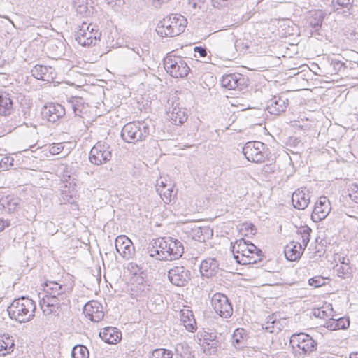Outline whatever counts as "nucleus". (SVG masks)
Segmentation results:
<instances>
[{
	"label": "nucleus",
	"instance_id": "nucleus-64",
	"mask_svg": "<svg viewBox=\"0 0 358 358\" xmlns=\"http://www.w3.org/2000/svg\"><path fill=\"white\" fill-rule=\"evenodd\" d=\"M343 65L344 63L341 61H334V66L335 69L340 70Z\"/></svg>",
	"mask_w": 358,
	"mask_h": 358
},
{
	"label": "nucleus",
	"instance_id": "nucleus-1",
	"mask_svg": "<svg viewBox=\"0 0 358 358\" xmlns=\"http://www.w3.org/2000/svg\"><path fill=\"white\" fill-rule=\"evenodd\" d=\"M7 310L10 319L20 323H24L30 321L34 317L36 304L31 299L22 296L15 299L8 307Z\"/></svg>",
	"mask_w": 358,
	"mask_h": 358
},
{
	"label": "nucleus",
	"instance_id": "nucleus-7",
	"mask_svg": "<svg viewBox=\"0 0 358 358\" xmlns=\"http://www.w3.org/2000/svg\"><path fill=\"white\" fill-rule=\"evenodd\" d=\"M110 145L106 142L99 141L91 149L89 159L92 164L99 166L111 159Z\"/></svg>",
	"mask_w": 358,
	"mask_h": 358
},
{
	"label": "nucleus",
	"instance_id": "nucleus-52",
	"mask_svg": "<svg viewBox=\"0 0 358 358\" xmlns=\"http://www.w3.org/2000/svg\"><path fill=\"white\" fill-rule=\"evenodd\" d=\"M13 158L6 156L1 159L0 160V167L4 169H8L10 166L13 165Z\"/></svg>",
	"mask_w": 358,
	"mask_h": 358
},
{
	"label": "nucleus",
	"instance_id": "nucleus-3",
	"mask_svg": "<svg viewBox=\"0 0 358 358\" xmlns=\"http://www.w3.org/2000/svg\"><path fill=\"white\" fill-rule=\"evenodd\" d=\"M149 134V126L145 122H132L122 127L121 136L125 142L135 143L145 140Z\"/></svg>",
	"mask_w": 358,
	"mask_h": 358
},
{
	"label": "nucleus",
	"instance_id": "nucleus-33",
	"mask_svg": "<svg viewBox=\"0 0 358 358\" xmlns=\"http://www.w3.org/2000/svg\"><path fill=\"white\" fill-rule=\"evenodd\" d=\"M180 321L188 331L194 332L196 330V323L192 311L181 310Z\"/></svg>",
	"mask_w": 358,
	"mask_h": 358
},
{
	"label": "nucleus",
	"instance_id": "nucleus-57",
	"mask_svg": "<svg viewBox=\"0 0 358 358\" xmlns=\"http://www.w3.org/2000/svg\"><path fill=\"white\" fill-rule=\"evenodd\" d=\"M127 269L134 275H137L141 272V268L136 263L131 262L128 264Z\"/></svg>",
	"mask_w": 358,
	"mask_h": 358
},
{
	"label": "nucleus",
	"instance_id": "nucleus-55",
	"mask_svg": "<svg viewBox=\"0 0 358 358\" xmlns=\"http://www.w3.org/2000/svg\"><path fill=\"white\" fill-rule=\"evenodd\" d=\"M157 248H158L154 247V240L149 244L147 248L149 255L152 257H155L156 259H157V256L159 257V253L157 250Z\"/></svg>",
	"mask_w": 358,
	"mask_h": 358
},
{
	"label": "nucleus",
	"instance_id": "nucleus-24",
	"mask_svg": "<svg viewBox=\"0 0 358 358\" xmlns=\"http://www.w3.org/2000/svg\"><path fill=\"white\" fill-rule=\"evenodd\" d=\"M167 255L169 260L178 259L184 252V246L181 241L172 237L167 238Z\"/></svg>",
	"mask_w": 358,
	"mask_h": 358
},
{
	"label": "nucleus",
	"instance_id": "nucleus-45",
	"mask_svg": "<svg viewBox=\"0 0 358 358\" xmlns=\"http://www.w3.org/2000/svg\"><path fill=\"white\" fill-rule=\"evenodd\" d=\"M173 352L171 350L159 348L152 351L149 358H172Z\"/></svg>",
	"mask_w": 358,
	"mask_h": 358
},
{
	"label": "nucleus",
	"instance_id": "nucleus-13",
	"mask_svg": "<svg viewBox=\"0 0 358 358\" xmlns=\"http://www.w3.org/2000/svg\"><path fill=\"white\" fill-rule=\"evenodd\" d=\"M221 85L229 90H242L246 86V82L242 74L235 73L224 76L221 80Z\"/></svg>",
	"mask_w": 358,
	"mask_h": 358
},
{
	"label": "nucleus",
	"instance_id": "nucleus-27",
	"mask_svg": "<svg viewBox=\"0 0 358 358\" xmlns=\"http://www.w3.org/2000/svg\"><path fill=\"white\" fill-rule=\"evenodd\" d=\"M13 110V102L10 94L0 91V115H9Z\"/></svg>",
	"mask_w": 358,
	"mask_h": 358
},
{
	"label": "nucleus",
	"instance_id": "nucleus-18",
	"mask_svg": "<svg viewBox=\"0 0 358 358\" xmlns=\"http://www.w3.org/2000/svg\"><path fill=\"white\" fill-rule=\"evenodd\" d=\"M331 210V205L329 199L326 196L320 197L319 200L315 203L312 213V219L315 222L324 220Z\"/></svg>",
	"mask_w": 358,
	"mask_h": 358
},
{
	"label": "nucleus",
	"instance_id": "nucleus-9",
	"mask_svg": "<svg viewBox=\"0 0 358 358\" xmlns=\"http://www.w3.org/2000/svg\"><path fill=\"white\" fill-rule=\"evenodd\" d=\"M211 304L215 312L220 317L228 318L231 316L233 308L228 298L221 293L215 294L211 299Z\"/></svg>",
	"mask_w": 358,
	"mask_h": 358
},
{
	"label": "nucleus",
	"instance_id": "nucleus-4",
	"mask_svg": "<svg viewBox=\"0 0 358 358\" xmlns=\"http://www.w3.org/2000/svg\"><path fill=\"white\" fill-rule=\"evenodd\" d=\"M164 66L166 72L175 78H183L190 71L185 59L180 56L168 55L164 59Z\"/></svg>",
	"mask_w": 358,
	"mask_h": 358
},
{
	"label": "nucleus",
	"instance_id": "nucleus-20",
	"mask_svg": "<svg viewBox=\"0 0 358 358\" xmlns=\"http://www.w3.org/2000/svg\"><path fill=\"white\" fill-rule=\"evenodd\" d=\"M310 199V192L306 187L296 189L292 196V205L299 210L305 209L308 206Z\"/></svg>",
	"mask_w": 358,
	"mask_h": 358
},
{
	"label": "nucleus",
	"instance_id": "nucleus-54",
	"mask_svg": "<svg viewBox=\"0 0 358 358\" xmlns=\"http://www.w3.org/2000/svg\"><path fill=\"white\" fill-rule=\"evenodd\" d=\"M64 149L62 143H53L49 145V152L52 155H58Z\"/></svg>",
	"mask_w": 358,
	"mask_h": 358
},
{
	"label": "nucleus",
	"instance_id": "nucleus-59",
	"mask_svg": "<svg viewBox=\"0 0 358 358\" xmlns=\"http://www.w3.org/2000/svg\"><path fill=\"white\" fill-rule=\"evenodd\" d=\"M324 327L331 331L337 330L336 319L329 318L325 322Z\"/></svg>",
	"mask_w": 358,
	"mask_h": 358
},
{
	"label": "nucleus",
	"instance_id": "nucleus-50",
	"mask_svg": "<svg viewBox=\"0 0 358 358\" xmlns=\"http://www.w3.org/2000/svg\"><path fill=\"white\" fill-rule=\"evenodd\" d=\"M249 42L248 41H245L242 39H237L234 42V47L236 51L240 53H244L249 47Z\"/></svg>",
	"mask_w": 358,
	"mask_h": 358
},
{
	"label": "nucleus",
	"instance_id": "nucleus-38",
	"mask_svg": "<svg viewBox=\"0 0 358 358\" xmlns=\"http://www.w3.org/2000/svg\"><path fill=\"white\" fill-rule=\"evenodd\" d=\"M280 322L274 318V315H270L267 317V321L262 324V328L269 333H278L280 331Z\"/></svg>",
	"mask_w": 358,
	"mask_h": 358
},
{
	"label": "nucleus",
	"instance_id": "nucleus-37",
	"mask_svg": "<svg viewBox=\"0 0 358 358\" xmlns=\"http://www.w3.org/2000/svg\"><path fill=\"white\" fill-rule=\"evenodd\" d=\"M249 244L250 243L246 241L244 238L236 240L231 247L234 258L235 259L236 255H238V256H243V253H245V251H246L248 248Z\"/></svg>",
	"mask_w": 358,
	"mask_h": 358
},
{
	"label": "nucleus",
	"instance_id": "nucleus-43",
	"mask_svg": "<svg viewBox=\"0 0 358 358\" xmlns=\"http://www.w3.org/2000/svg\"><path fill=\"white\" fill-rule=\"evenodd\" d=\"M206 0H187L189 10L193 14L197 13L199 10H204Z\"/></svg>",
	"mask_w": 358,
	"mask_h": 358
},
{
	"label": "nucleus",
	"instance_id": "nucleus-61",
	"mask_svg": "<svg viewBox=\"0 0 358 358\" xmlns=\"http://www.w3.org/2000/svg\"><path fill=\"white\" fill-rule=\"evenodd\" d=\"M216 336L213 335V334H207L204 336V342L210 343L212 341H216Z\"/></svg>",
	"mask_w": 358,
	"mask_h": 358
},
{
	"label": "nucleus",
	"instance_id": "nucleus-36",
	"mask_svg": "<svg viewBox=\"0 0 358 358\" xmlns=\"http://www.w3.org/2000/svg\"><path fill=\"white\" fill-rule=\"evenodd\" d=\"M246 337L245 331L243 329H236L232 334L231 342L236 348H243L245 345Z\"/></svg>",
	"mask_w": 358,
	"mask_h": 358
},
{
	"label": "nucleus",
	"instance_id": "nucleus-56",
	"mask_svg": "<svg viewBox=\"0 0 358 358\" xmlns=\"http://www.w3.org/2000/svg\"><path fill=\"white\" fill-rule=\"evenodd\" d=\"M349 196L353 201L358 203V185H352Z\"/></svg>",
	"mask_w": 358,
	"mask_h": 358
},
{
	"label": "nucleus",
	"instance_id": "nucleus-12",
	"mask_svg": "<svg viewBox=\"0 0 358 358\" xmlns=\"http://www.w3.org/2000/svg\"><path fill=\"white\" fill-rule=\"evenodd\" d=\"M43 119L49 122L55 123L66 114L65 108L59 103L46 104L41 111Z\"/></svg>",
	"mask_w": 358,
	"mask_h": 358
},
{
	"label": "nucleus",
	"instance_id": "nucleus-40",
	"mask_svg": "<svg viewBox=\"0 0 358 358\" xmlns=\"http://www.w3.org/2000/svg\"><path fill=\"white\" fill-rule=\"evenodd\" d=\"M157 192L165 203H169L171 201V197L173 196V185L171 182H169L166 188L157 187Z\"/></svg>",
	"mask_w": 358,
	"mask_h": 358
},
{
	"label": "nucleus",
	"instance_id": "nucleus-2",
	"mask_svg": "<svg viewBox=\"0 0 358 358\" xmlns=\"http://www.w3.org/2000/svg\"><path fill=\"white\" fill-rule=\"evenodd\" d=\"M187 24V19L180 14H171L161 20L156 28L158 35L173 37L182 33Z\"/></svg>",
	"mask_w": 358,
	"mask_h": 358
},
{
	"label": "nucleus",
	"instance_id": "nucleus-16",
	"mask_svg": "<svg viewBox=\"0 0 358 358\" xmlns=\"http://www.w3.org/2000/svg\"><path fill=\"white\" fill-rule=\"evenodd\" d=\"M73 287L67 285H60L57 282H49L45 283V295L59 297L61 299H67L68 294L72 291Z\"/></svg>",
	"mask_w": 358,
	"mask_h": 358
},
{
	"label": "nucleus",
	"instance_id": "nucleus-26",
	"mask_svg": "<svg viewBox=\"0 0 358 358\" xmlns=\"http://www.w3.org/2000/svg\"><path fill=\"white\" fill-rule=\"evenodd\" d=\"M217 261L214 258H209L202 261L200 265V272L203 276L210 278L214 276L219 268Z\"/></svg>",
	"mask_w": 358,
	"mask_h": 358
},
{
	"label": "nucleus",
	"instance_id": "nucleus-44",
	"mask_svg": "<svg viewBox=\"0 0 358 358\" xmlns=\"http://www.w3.org/2000/svg\"><path fill=\"white\" fill-rule=\"evenodd\" d=\"M333 309L329 308V306L327 307H322L320 308L314 309L313 311V315L316 317L325 319L326 317H329L333 316L331 315V312Z\"/></svg>",
	"mask_w": 358,
	"mask_h": 358
},
{
	"label": "nucleus",
	"instance_id": "nucleus-49",
	"mask_svg": "<svg viewBox=\"0 0 358 358\" xmlns=\"http://www.w3.org/2000/svg\"><path fill=\"white\" fill-rule=\"evenodd\" d=\"M308 284L310 286L317 288L326 284V278L320 275L315 276L308 280Z\"/></svg>",
	"mask_w": 358,
	"mask_h": 358
},
{
	"label": "nucleus",
	"instance_id": "nucleus-39",
	"mask_svg": "<svg viewBox=\"0 0 358 358\" xmlns=\"http://www.w3.org/2000/svg\"><path fill=\"white\" fill-rule=\"evenodd\" d=\"M73 4L78 14L87 16L91 13L87 6V0H73Z\"/></svg>",
	"mask_w": 358,
	"mask_h": 358
},
{
	"label": "nucleus",
	"instance_id": "nucleus-21",
	"mask_svg": "<svg viewBox=\"0 0 358 358\" xmlns=\"http://www.w3.org/2000/svg\"><path fill=\"white\" fill-rule=\"evenodd\" d=\"M66 302H69L67 299H61L54 295H45L40 301V306L44 313L50 314L55 311L52 308H58L60 305L66 304Z\"/></svg>",
	"mask_w": 358,
	"mask_h": 358
},
{
	"label": "nucleus",
	"instance_id": "nucleus-53",
	"mask_svg": "<svg viewBox=\"0 0 358 358\" xmlns=\"http://www.w3.org/2000/svg\"><path fill=\"white\" fill-rule=\"evenodd\" d=\"M337 329H345L350 325V320L348 318L340 317L336 319Z\"/></svg>",
	"mask_w": 358,
	"mask_h": 358
},
{
	"label": "nucleus",
	"instance_id": "nucleus-63",
	"mask_svg": "<svg viewBox=\"0 0 358 358\" xmlns=\"http://www.w3.org/2000/svg\"><path fill=\"white\" fill-rule=\"evenodd\" d=\"M9 226V222L3 219L0 218V231L5 229L6 227Z\"/></svg>",
	"mask_w": 358,
	"mask_h": 358
},
{
	"label": "nucleus",
	"instance_id": "nucleus-8",
	"mask_svg": "<svg viewBox=\"0 0 358 358\" xmlns=\"http://www.w3.org/2000/svg\"><path fill=\"white\" fill-rule=\"evenodd\" d=\"M289 343L293 348H298L303 354L313 352L317 349V342L305 333L292 334Z\"/></svg>",
	"mask_w": 358,
	"mask_h": 358
},
{
	"label": "nucleus",
	"instance_id": "nucleus-58",
	"mask_svg": "<svg viewBox=\"0 0 358 358\" xmlns=\"http://www.w3.org/2000/svg\"><path fill=\"white\" fill-rule=\"evenodd\" d=\"M131 50L142 59H144V57L148 55V50H143L139 46L132 48Z\"/></svg>",
	"mask_w": 358,
	"mask_h": 358
},
{
	"label": "nucleus",
	"instance_id": "nucleus-41",
	"mask_svg": "<svg viewBox=\"0 0 358 358\" xmlns=\"http://www.w3.org/2000/svg\"><path fill=\"white\" fill-rule=\"evenodd\" d=\"M69 104L76 116L82 117L85 106L81 98H74L69 101Z\"/></svg>",
	"mask_w": 358,
	"mask_h": 358
},
{
	"label": "nucleus",
	"instance_id": "nucleus-48",
	"mask_svg": "<svg viewBox=\"0 0 358 358\" xmlns=\"http://www.w3.org/2000/svg\"><path fill=\"white\" fill-rule=\"evenodd\" d=\"M203 347L204 348V352L211 355L215 352L217 350L218 348V341H212V342H204L203 344Z\"/></svg>",
	"mask_w": 358,
	"mask_h": 358
},
{
	"label": "nucleus",
	"instance_id": "nucleus-11",
	"mask_svg": "<svg viewBox=\"0 0 358 358\" xmlns=\"http://www.w3.org/2000/svg\"><path fill=\"white\" fill-rule=\"evenodd\" d=\"M264 257L262 251L253 243H250L249 247L243 256L235 255L237 263L243 265L256 264Z\"/></svg>",
	"mask_w": 358,
	"mask_h": 358
},
{
	"label": "nucleus",
	"instance_id": "nucleus-31",
	"mask_svg": "<svg viewBox=\"0 0 358 358\" xmlns=\"http://www.w3.org/2000/svg\"><path fill=\"white\" fill-rule=\"evenodd\" d=\"M324 17V13L321 10L310 12L307 17V23L310 27L318 31L321 27Z\"/></svg>",
	"mask_w": 358,
	"mask_h": 358
},
{
	"label": "nucleus",
	"instance_id": "nucleus-51",
	"mask_svg": "<svg viewBox=\"0 0 358 358\" xmlns=\"http://www.w3.org/2000/svg\"><path fill=\"white\" fill-rule=\"evenodd\" d=\"M234 1V0H212V4L214 8L222 9L229 8Z\"/></svg>",
	"mask_w": 358,
	"mask_h": 358
},
{
	"label": "nucleus",
	"instance_id": "nucleus-35",
	"mask_svg": "<svg viewBox=\"0 0 358 358\" xmlns=\"http://www.w3.org/2000/svg\"><path fill=\"white\" fill-rule=\"evenodd\" d=\"M47 47L55 57H61L64 55L65 50L64 43L62 41L58 39H52L48 41Z\"/></svg>",
	"mask_w": 358,
	"mask_h": 358
},
{
	"label": "nucleus",
	"instance_id": "nucleus-22",
	"mask_svg": "<svg viewBox=\"0 0 358 358\" xmlns=\"http://www.w3.org/2000/svg\"><path fill=\"white\" fill-rule=\"evenodd\" d=\"M31 75L38 80L50 83L55 78V69L50 66L36 65L31 71Z\"/></svg>",
	"mask_w": 358,
	"mask_h": 358
},
{
	"label": "nucleus",
	"instance_id": "nucleus-14",
	"mask_svg": "<svg viewBox=\"0 0 358 358\" xmlns=\"http://www.w3.org/2000/svg\"><path fill=\"white\" fill-rule=\"evenodd\" d=\"M116 251L124 259H129L134 255V246L131 241L126 236L122 235L116 238Z\"/></svg>",
	"mask_w": 358,
	"mask_h": 358
},
{
	"label": "nucleus",
	"instance_id": "nucleus-6",
	"mask_svg": "<svg viewBox=\"0 0 358 358\" xmlns=\"http://www.w3.org/2000/svg\"><path fill=\"white\" fill-rule=\"evenodd\" d=\"M101 33L95 29V26L83 22L75 34L76 41L82 46H90L100 38Z\"/></svg>",
	"mask_w": 358,
	"mask_h": 358
},
{
	"label": "nucleus",
	"instance_id": "nucleus-42",
	"mask_svg": "<svg viewBox=\"0 0 358 358\" xmlns=\"http://www.w3.org/2000/svg\"><path fill=\"white\" fill-rule=\"evenodd\" d=\"M89 350L83 345H75L71 352L72 358H89Z\"/></svg>",
	"mask_w": 358,
	"mask_h": 358
},
{
	"label": "nucleus",
	"instance_id": "nucleus-23",
	"mask_svg": "<svg viewBox=\"0 0 358 358\" xmlns=\"http://www.w3.org/2000/svg\"><path fill=\"white\" fill-rule=\"evenodd\" d=\"M166 115L167 118L175 125L182 124L187 120L185 110L180 107L178 103L176 106L173 103L171 110L170 108H169Z\"/></svg>",
	"mask_w": 358,
	"mask_h": 358
},
{
	"label": "nucleus",
	"instance_id": "nucleus-25",
	"mask_svg": "<svg viewBox=\"0 0 358 358\" xmlns=\"http://www.w3.org/2000/svg\"><path fill=\"white\" fill-rule=\"evenodd\" d=\"M99 336L107 343L115 344L120 341L122 334L116 327H107L101 329Z\"/></svg>",
	"mask_w": 358,
	"mask_h": 358
},
{
	"label": "nucleus",
	"instance_id": "nucleus-34",
	"mask_svg": "<svg viewBox=\"0 0 358 358\" xmlns=\"http://www.w3.org/2000/svg\"><path fill=\"white\" fill-rule=\"evenodd\" d=\"M154 247L158 248L157 250L159 253V257L157 256L158 260H169L167 238H160L154 240Z\"/></svg>",
	"mask_w": 358,
	"mask_h": 358
},
{
	"label": "nucleus",
	"instance_id": "nucleus-28",
	"mask_svg": "<svg viewBox=\"0 0 358 358\" xmlns=\"http://www.w3.org/2000/svg\"><path fill=\"white\" fill-rule=\"evenodd\" d=\"M20 203L21 199L20 198L12 196H7L0 201L1 206L8 213L17 212L20 208Z\"/></svg>",
	"mask_w": 358,
	"mask_h": 358
},
{
	"label": "nucleus",
	"instance_id": "nucleus-46",
	"mask_svg": "<svg viewBox=\"0 0 358 358\" xmlns=\"http://www.w3.org/2000/svg\"><path fill=\"white\" fill-rule=\"evenodd\" d=\"M334 268L337 275L342 278H345L346 275L349 274L351 271V268L350 267L349 265L336 264Z\"/></svg>",
	"mask_w": 358,
	"mask_h": 358
},
{
	"label": "nucleus",
	"instance_id": "nucleus-30",
	"mask_svg": "<svg viewBox=\"0 0 358 358\" xmlns=\"http://www.w3.org/2000/svg\"><path fill=\"white\" fill-rule=\"evenodd\" d=\"M76 190L73 187L64 185L61 189L59 201L62 204H74L76 202Z\"/></svg>",
	"mask_w": 358,
	"mask_h": 358
},
{
	"label": "nucleus",
	"instance_id": "nucleus-29",
	"mask_svg": "<svg viewBox=\"0 0 358 358\" xmlns=\"http://www.w3.org/2000/svg\"><path fill=\"white\" fill-rule=\"evenodd\" d=\"M304 248L300 243H291L285 248V255L289 261L299 259Z\"/></svg>",
	"mask_w": 358,
	"mask_h": 358
},
{
	"label": "nucleus",
	"instance_id": "nucleus-62",
	"mask_svg": "<svg viewBox=\"0 0 358 358\" xmlns=\"http://www.w3.org/2000/svg\"><path fill=\"white\" fill-rule=\"evenodd\" d=\"M338 261L340 262L339 265H349L350 264L349 259L345 257H338Z\"/></svg>",
	"mask_w": 358,
	"mask_h": 358
},
{
	"label": "nucleus",
	"instance_id": "nucleus-47",
	"mask_svg": "<svg viewBox=\"0 0 358 358\" xmlns=\"http://www.w3.org/2000/svg\"><path fill=\"white\" fill-rule=\"evenodd\" d=\"M310 228L308 227H303L299 229V232L301 235V245L306 247L310 241Z\"/></svg>",
	"mask_w": 358,
	"mask_h": 358
},
{
	"label": "nucleus",
	"instance_id": "nucleus-15",
	"mask_svg": "<svg viewBox=\"0 0 358 358\" xmlns=\"http://www.w3.org/2000/svg\"><path fill=\"white\" fill-rule=\"evenodd\" d=\"M289 99L284 95L273 96L266 103V110L271 115H279L285 112Z\"/></svg>",
	"mask_w": 358,
	"mask_h": 358
},
{
	"label": "nucleus",
	"instance_id": "nucleus-17",
	"mask_svg": "<svg viewBox=\"0 0 358 358\" xmlns=\"http://www.w3.org/2000/svg\"><path fill=\"white\" fill-rule=\"evenodd\" d=\"M83 313L94 322H99L103 319L104 313L101 304L96 301L87 302L83 307Z\"/></svg>",
	"mask_w": 358,
	"mask_h": 358
},
{
	"label": "nucleus",
	"instance_id": "nucleus-60",
	"mask_svg": "<svg viewBox=\"0 0 358 358\" xmlns=\"http://www.w3.org/2000/svg\"><path fill=\"white\" fill-rule=\"evenodd\" d=\"M194 52L198 53L200 57H205L207 55V50L201 46H196L194 48Z\"/></svg>",
	"mask_w": 358,
	"mask_h": 358
},
{
	"label": "nucleus",
	"instance_id": "nucleus-32",
	"mask_svg": "<svg viewBox=\"0 0 358 358\" xmlns=\"http://www.w3.org/2000/svg\"><path fill=\"white\" fill-rule=\"evenodd\" d=\"M14 340L8 334L0 336V356H6L13 352Z\"/></svg>",
	"mask_w": 358,
	"mask_h": 358
},
{
	"label": "nucleus",
	"instance_id": "nucleus-10",
	"mask_svg": "<svg viewBox=\"0 0 358 358\" xmlns=\"http://www.w3.org/2000/svg\"><path fill=\"white\" fill-rule=\"evenodd\" d=\"M190 271L182 266H176L168 271L169 281L178 287L185 286L190 280Z\"/></svg>",
	"mask_w": 358,
	"mask_h": 358
},
{
	"label": "nucleus",
	"instance_id": "nucleus-19",
	"mask_svg": "<svg viewBox=\"0 0 358 358\" xmlns=\"http://www.w3.org/2000/svg\"><path fill=\"white\" fill-rule=\"evenodd\" d=\"M353 0H332L335 11L345 17L357 18Z\"/></svg>",
	"mask_w": 358,
	"mask_h": 358
},
{
	"label": "nucleus",
	"instance_id": "nucleus-5",
	"mask_svg": "<svg viewBox=\"0 0 358 358\" xmlns=\"http://www.w3.org/2000/svg\"><path fill=\"white\" fill-rule=\"evenodd\" d=\"M243 153L249 162L262 163L268 158V148L262 142L249 141L243 148Z\"/></svg>",
	"mask_w": 358,
	"mask_h": 358
}]
</instances>
